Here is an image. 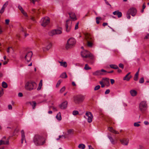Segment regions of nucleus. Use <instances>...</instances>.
I'll return each mask as SVG.
<instances>
[{
    "instance_id": "1",
    "label": "nucleus",
    "mask_w": 149,
    "mask_h": 149,
    "mask_svg": "<svg viewBox=\"0 0 149 149\" xmlns=\"http://www.w3.org/2000/svg\"><path fill=\"white\" fill-rule=\"evenodd\" d=\"M33 142L37 146L42 145L45 143L46 139L42 136L36 135L33 138Z\"/></svg>"
},
{
    "instance_id": "2",
    "label": "nucleus",
    "mask_w": 149,
    "mask_h": 149,
    "mask_svg": "<svg viewBox=\"0 0 149 149\" xmlns=\"http://www.w3.org/2000/svg\"><path fill=\"white\" fill-rule=\"evenodd\" d=\"M85 98V96L81 95H75L73 97V101L76 104H79L83 102Z\"/></svg>"
},
{
    "instance_id": "3",
    "label": "nucleus",
    "mask_w": 149,
    "mask_h": 149,
    "mask_svg": "<svg viewBox=\"0 0 149 149\" xmlns=\"http://www.w3.org/2000/svg\"><path fill=\"white\" fill-rule=\"evenodd\" d=\"M37 84L36 83L32 81H29L26 83L25 85V88L26 89L31 91L34 89H35L36 87Z\"/></svg>"
},
{
    "instance_id": "4",
    "label": "nucleus",
    "mask_w": 149,
    "mask_h": 149,
    "mask_svg": "<svg viewBox=\"0 0 149 149\" xmlns=\"http://www.w3.org/2000/svg\"><path fill=\"white\" fill-rule=\"evenodd\" d=\"M85 38L87 41V46L89 47H92L94 42L93 38L90 34H87L85 36Z\"/></svg>"
},
{
    "instance_id": "5",
    "label": "nucleus",
    "mask_w": 149,
    "mask_h": 149,
    "mask_svg": "<svg viewBox=\"0 0 149 149\" xmlns=\"http://www.w3.org/2000/svg\"><path fill=\"white\" fill-rule=\"evenodd\" d=\"M81 56L84 58H89L91 60L94 58V56L93 55L89 52L86 50H84L81 51Z\"/></svg>"
},
{
    "instance_id": "6",
    "label": "nucleus",
    "mask_w": 149,
    "mask_h": 149,
    "mask_svg": "<svg viewBox=\"0 0 149 149\" xmlns=\"http://www.w3.org/2000/svg\"><path fill=\"white\" fill-rule=\"evenodd\" d=\"M76 41L73 38H70L68 39L66 45L65 47L67 49L72 48L75 44Z\"/></svg>"
},
{
    "instance_id": "7",
    "label": "nucleus",
    "mask_w": 149,
    "mask_h": 149,
    "mask_svg": "<svg viewBox=\"0 0 149 149\" xmlns=\"http://www.w3.org/2000/svg\"><path fill=\"white\" fill-rule=\"evenodd\" d=\"M33 53L32 52H25L22 55V57L24 58L27 62H29L31 60Z\"/></svg>"
},
{
    "instance_id": "8",
    "label": "nucleus",
    "mask_w": 149,
    "mask_h": 149,
    "mask_svg": "<svg viewBox=\"0 0 149 149\" xmlns=\"http://www.w3.org/2000/svg\"><path fill=\"white\" fill-rule=\"evenodd\" d=\"M109 79L107 78H103L102 80L99 82L100 84L101 85L102 88H104L105 85L109 86Z\"/></svg>"
},
{
    "instance_id": "9",
    "label": "nucleus",
    "mask_w": 149,
    "mask_h": 149,
    "mask_svg": "<svg viewBox=\"0 0 149 149\" xmlns=\"http://www.w3.org/2000/svg\"><path fill=\"white\" fill-rule=\"evenodd\" d=\"M147 105L146 102L145 101H142L141 102L139 105V108L140 111L143 112L145 111L147 109Z\"/></svg>"
},
{
    "instance_id": "10",
    "label": "nucleus",
    "mask_w": 149,
    "mask_h": 149,
    "mask_svg": "<svg viewBox=\"0 0 149 149\" xmlns=\"http://www.w3.org/2000/svg\"><path fill=\"white\" fill-rule=\"evenodd\" d=\"M84 117L87 119L88 122L91 123L92 121L93 116L91 112L86 111L85 113V116H84Z\"/></svg>"
},
{
    "instance_id": "11",
    "label": "nucleus",
    "mask_w": 149,
    "mask_h": 149,
    "mask_svg": "<svg viewBox=\"0 0 149 149\" xmlns=\"http://www.w3.org/2000/svg\"><path fill=\"white\" fill-rule=\"evenodd\" d=\"M107 72L106 70L102 69L101 70H97L93 72V74L96 76L102 75L106 74Z\"/></svg>"
},
{
    "instance_id": "12",
    "label": "nucleus",
    "mask_w": 149,
    "mask_h": 149,
    "mask_svg": "<svg viewBox=\"0 0 149 149\" xmlns=\"http://www.w3.org/2000/svg\"><path fill=\"white\" fill-rule=\"evenodd\" d=\"M50 22V19L47 17H45L41 19V25L43 26H45Z\"/></svg>"
},
{
    "instance_id": "13",
    "label": "nucleus",
    "mask_w": 149,
    "mask_h": 149,
    "mask_svg": "<svg viewBox=\"0 0 149 149\" xmlns=\"http://www.w3.org/2000/svg\"><path fill=\"white\" fill-rule=\"evenodd\" d=\"M62 33L61 29L52 30L49 32V34L50 36H52L56 34H60Z\"/></svg>"
},
{
    "instance_id": "14",
    "label": "nucleus",
    "mask_w": 149,
    "mask_h": 149,
    "mask_svg": "<svg viewBox=\"0 0 149 149\" xmlns=\"http://www.w3.org/2000/svg\"><path fill=\"white\" fill-rule=\"evenodd\" d=\"M52 46V43L50 42H48L46 43V46L42 48L43 51L45 52L49 50L51 48Z\"/></svg>"
},
{
    "instance_id": "15",
    "label": "nucleus",
    "mask_w": 149,
    "mask_h": 149,
    "mask_svg": "<svg viewBox=\"0 0 149 149\" xmlns=\"http://www.w3.org/2000/svg\"><path fill=\"white\" fill-rule=\"evenodd\" d=\"M72 22L70 20H67L66 21L65 23V27L66 31L67 32H69L71 27Z\"/></svg>"
},
{
    "instance_id": "16",
    "label": "nucleus",
    "mask_w": 149,
    "mask_h": 149,
    "mask_svg": "<svg viewBox=\"0 0 149 149\" xmlns=\"http://www.w3.org/2000/svg\"><path fill=\"white\" fill-rule=\"evenodd\" d=\"M6 136H4L0 140V145H8L9 144V139H7L6 141Z\"/></svg>"
},
{
    "instance_id": "17",
    "label": "nucleus",
    "mask_w": 149,
    "mask_h": 149,
    "mask_svg": "<svg viewBox=\"0 0 149 149\" xmlns=\"http://www.w3.org/2000/svg\"><path fill=\"white\" fill-rule=\"evenodd\" d=\"M128 12V13L130 14L132 16H134L137 13V10L136 8H132L129 10Z\"/></svg>"
},
{
    "instance_id": "18",
    "label": "nucleus",
    "mask_w": 149,
    "mask_h": 149,
    "mask_svg": "<svg viewBox=\"0 0 149 149\" xmlns=\"http://www.w3.org/2000/svg\"><path fill=\"white\" fill-rule=\"evenodd\" d=\"M68 102L65 101L63 102L59 106V107L61 109H65L67 107Z\"/></svg>"
},
{
    "instance_id": "19",
    "label": "nucleus",
    "mask_w": 149,
    "mask_h": 149,
    "mask_svg": "<svg viewBox=\"0 0 149 149\" xmlns=\"http://www.w3.org/2000/svg\"><path fill=\"white\" fill-rule=\"evenodd\" d=\"M114 15H116L118 18H120L122 16V13L121 12H120L118 10L115 11L113 13Z\"/></svg>"
},
{
    "instance_id": "20",
    "label": "nucleus",
    "mask_w": 149,
    "mask_h": 149,
    "mask_svg": "<svg viewBox=\"0 0 149 149\" xmlns=\"http://www.w3.org/2000/svg\"><path fill=\"white\" fill-rule=\"evenodd\" d=\"M120 141L123 145H127L129 142V140L127 139H123L120 140Z\"/></svg>"
},
{
    "instance_id": "21",
    "label": "nucleus",
    "mask_w": 149,
    "mask_h": 149,
    "mask_svg": "<svg viewBox=\"0 0 149 149\" xmlns=\"http://www.w3.org/2000/svg\"><path fill=\"white\" fill-rule=\"evenodd\" d=\"M130 72L128 73L123 78V80H126L127 81H129L130 79L132 77V76L130 74Z\"/></svg>"
},
{
    "instance_id": "22",
    "label": "nucleus",
    "mask_w": 149,
    "mask_h": 149,
    "mask_svg": "<svg viewBox=\"0 0 149 149\" xmlns=\"http://www.w3.org/2000/svg\"><path fill=\"white\" fill-rule=\"evenodd\" d=\"M70 18L74 20L77 19L76 16L74 13L70 12L69 13Z\"/></svg>"
},
{
    "instance_id": "23",
    "label": "nucleus",
    "mask_w": 149,
    "mask_h": 149,
    "mask_svg": "<svg viewBox=\"0 0 149 149\" xmlns=\"http://www.w3.org/2000/svg\"><path fill=\"white\" fill-rule=\"evenodd\" d=\"M108 130L109 131L111 132L114 133V134H119V132H118L114 130L113 129V127H108Z\"/></svg>"
},
{
    "instance_id": "24",
    "label": "nucleus",
    "mask_w": 149,
    "mask_h": 149,
    "mask_svg": "<svg viewBox=\"0 0 149 149\" xmlns=\"http://www.w3.org/2000/svg\"><path fill=\"white\" fill-rule=\"evenodd\" d=\"M130 93L132 96H136L137 94V92L136 91L134 90H132L130 91Z\"/></svg>"
},
{
    "instance_id": "25",
    "label": "nucleus",
    "mask_w": 149,
    "mask_h": 149,
    "mask_svg": "<svg viewBox=\"0 0 149 149\" xmlns=\"http://www.w3.org/2000/svg\"><path fill=\"white\" fill-rule=\"evenodd\" d=\"M22 134L21 143H23V141L25 140V136L24 131L22 130L21 131Z\"/></svg>"
},
{
    "instance_id": "26",
    "label": "nucleus",
    "mask_w": 149,
    "mask_h": 149,
    "mask_svg": "<svg viewBox=\"0 0 149 149\" xmlns=\"http://www.w3.org/2000/svg\"><path fill=\"white\" fill-rule=\"evenodd\" d=\"M42 85V80H41L37 88V90L38 91L40 90L41 88Z\"/></svg>"
},
{
    "instance_id": "27",
    "label": "nucleus",
    "mask_w": 149,
    "mask_h": 149,
    "mask_svg": "<svg viewBox=\"0 0 149 149\" xmlns=\"http://www.w3.org/2000/svg\"><path fill=\"white\" fill-rule=\"evenodd\" d=\"M56 118L59 120H61V113L59 112L56 116Z\"/></svg>"
},
{
    "instance_id": "28",
    "label": "nucleus",
    "mask_w": 149,
    "mask_h": 149,
    "mask_svg": "<svg viewBox=\"0 0 149 149\" xmlns=\"http://www.w3.org/2000/svg\"><path fill=\"white\" fill-rule=\"evenodd\" d=\"M59 62L60 63V65L61 66H62L64 67H66L67 66V64L66 62H62L61 61H59Z\"/></svg>"
},
{
    "instance_id": "29",
    "label": "nucleus",
    "mask_w": 149,
    "mask_h": 149,
    "mask_svg": "<svg viewBox=\"0 0 149 149\" xmlns=\"http://www.w3.org/2000/svg\"><path fill=\"white\" fill-rule=\"evenodd\" d=\"M60 77L62 78H66L67 77V76L65 72H63L60 75Z\"/></svg>"
},
{
    "instance_id": "30",
    "label": "nucleus",
    "mask_w": 149,
    "mask_h": 149,
    "mask_svg": "<svg viewBox=\"0 0 149 149\" xmlns=\"http://www.w3.org/2000/svg\"><path fill=\"white\" fill-rule=\"evenodd\" d=\"M108 137L110 139V141L112 144H114L115 143H116V142L115 141L113 140V139L111 136H108Z\"/></svg>"
},
{
    "instance_id": "31",
    "label": "nucleus",
    "mask_w": 149,
    "mask_h": 149,
    "mask_svg": "<svg viewBox=\"0 0 149 149\" xmlns=\"http://www.w3.org/2000/svg\"><path fill=\"white\" fill-rule=\"evenodd\" d=\"M30 104L32 106L33 109H34L36 104V102L35 101H33L30 102Z\"/></svg>"
},
{
    "instance_id": "32",
    "label": "nucleus",
    "mask_w": 149,
    "mask_h": 149,
    "mask_svg": "<svg viewBox=\"0 0 149 149\" xmlns=\"http://www.w3.org/2000/svg\"><path fill=\"white\" fill-rule=\"evenodd\" d=\"M110 67L114 69H118V66L114 64H111L110 65Z\"/></svg>"
},
{
    "instance_id": "33",
    "label": "nucleus",
    "mask_w": 149,
    "mask_h": 149,
    "mask_svg": "<svg viewBox=\"0 0 149 149\" xmlns=\"http://www.w3.org/2000/svg\"><path fill=\"white\" fill-rule=\"evenodd\" d=\"M78 148H79L84 149L85 148V146L83 144H80L78 146Z\"/></svg>"
},
{
    "instance_id": "34",
    "label": "nucleus",
    "mask_w": 149,
    "mask_h": 149,
    "mask_svg": "<svg viewBox=\"0 0 149 149\" xmlns=\"http://www.w3.org/2000/svg\"><path fill=\"white\" fill-rule=\"evenodd\" d=\"M68 135L73 134L74 133V130L72 129H69L68 130Z\"/></svg>"
},
{
    "instance_id": "35",
    "label": "nucleus",
    "mask_w": 149,
    "mask_h": 149,
    "mask_svg": "<svg viewBox=\"0 0 149 149\" xmlns=\"http://www.w3.org/2000/svg\"><path fill=\"white\" fill-rule=\"evenodd\" d=\"M2 86L5 88H6L7 87V84L4 81H3L2 83Z\"/></svg>"
},
{
    "instance_id": "36",
    "label": "nucleus",
    "mask_w": 149,
    "mask_h": 149,
    "mask_svg": "<svg viewBox=\"0 0 149 149\" xmlns=\"http://www.w3.org/2000/svg\"><path fill=\"white\" fill-rule=\"evenodd\" d=\"M102 19L101 17H97L96 18V22L97 24H98L100 23L99 21L100 20H101Z\"/></svg>"
},
{
    "instance_id": "37",
    "label": "nucleus",
    "mask_w": 149,
    "mask_h": 149,
    "mask_svg": "<svg viewBox=\"0 0 149 149\" xmlns=\"http://www.w3.org/2000/svg\"><path fill=\"white\" fill-rule=\"evenodd\" d=\"M84 68L86 70H88L91 69V68L89 67L87 64H86L85 65Z\"/></svg>"
},
{
    "instance_id": "38",
    "label": "nucleus",
    "mask_w": 149,
    "mask_h": 149,
    "mask_svg": "<svg viewBox=\"0 0 149 149\" xmlns=\"http://www.w3.org/2000/svg\"><path fill=\"white\" fill-rule=\"evenodd\" d=\"M62 82V80H59L58 81V82H57V84H56V87L57 88H58L59 87V86L60 84Z\"/></svg>"
},
{
    "instance_id": "39",
    "label": "nucleus",
    "mask_w": 149,
    "mask_h": 149,
    "mask_svg": "<svg viewBox=\"0 0 149 149\" xmlns=\"http://www.w3.org/2000/svg\"><path fill=\"white\" fill-rule=\"evenodd\" d=\"M140 122L139 121L135 123H134V126L135 127H139L140 126V125L139 124V123H140Z\"/></svg>"
},
{
    "instance_id": "40",
    "label": "nucleus",
    "mask_w": 149,
    "mask_h": 149,
    "mask_svg": "<svg viewBox=\"0 0 149 149\" xmlns=\"http://www.w3.org/2000/svg\"><path fill=\"white\" fill-rule=\"evenodd\" d=\"M65 89V86L63 87L60 90V93H62L63 92Z\"/></svg>"
},
{
    "instance_id": "41",
    "label": "nucleus",
    "mask_w": 149,
    "mask_h": 149,
    "mask_svg": "<svg viewBox=\"0 0 149 149\" xmlns=\"http://www.w3.org/2000/svg\"><path fill=\"white\" fill-rule=\"evenodd\" d=\"M22 14L26 17H27L28 15L26 13L24 10L23 11H21Z\"/></svg>"
},
{
    "instance_id": "42",
    "label": "nucleus",
    "mask_w": 149,
    "mask_h": 149,
    "mask_svg": "<svg viewBox=\"0 0 149 149\" xmlns=\"http://www.w3.org/2000/svg\"><path fill=\"white\" fill-rule=\"evenodd\" d=\"M100 88V85H97L94 88V90L95 91H96L99 89Z\"/></svg>"
},
{
    "instance_id": "43",
    "label": "nucleus",
    "mask_w": 149,
    "mask_h": 149,
    "mask_svg": "<svg viewBox=\"0 0 149 149\" xmlns=\"http://www.w3.org/2000/svg\"><path fill=\"white\" fill-rule=\"evenodd\" d=\"M8 4V2L6 1L5 2L4 4L3 5L2 7L4 8L5 9Z\"/></svg>"
},
{
    "instance_id": "44",
    "label": "nucleus",
    "mask_w": 149,
    "mask_h": 149,
    "mask_svg": "<svg viewBox=\"0 0 149 149\" xmlns=\"http://www.w3.org/2000/svg\"><path fill=\"white\" fill-rule=\"evenodd\" d=\"M74 115H76L79 113V112L77 111H74L72 113Z\"/></svg>"
},
{
    "instance_id": "45",
    "label": "nucleus",
    "mask_w": 149,
    "mask_h": 149,
    "mask_svg": "<svg viewBox=\"0 0 149 149\" xmlns=\"http://www.w3.org/2000/svg\"><path fill=\"white\" fill-rule=\"evenodd\" d=\"M144 81V79L143 77L141 78L139 81V82L140 83H143Z\"/></svg>"
},
{
    "instance_id": "46",
    "label": "nucleus",
    "mask_w": 149,
    "mask_h": 149,
    "mask_svg": "<svg viewBox=\"0 0 149 149\" xmlns=\"http://www.w3.org/2000/svg\"><path fill=\"white\" fill-rule=\"evenodd\" d=\"M130 15H131L129 13H128V12H127V14H126V16L128 19H130L131 17V16Z\"/></svg>"
},
{
    "instance_id": "47",
    "label": "nucleus",
    "mask_w": 149,
    "mask_h": 149,
    "mask_svg": "<svg viewBox=\"0 0 149 149\" xmlns=\"http://www.w3.org/2000/svg\"><path fill=\"white\" fill-rule=\"evenodd\" d=\"M79 24V22H77L76 23V24L75 25V29L76 30V29H78V28Z\"/></svg>"
},
{
    "instance_id": "48",
    "label": "nucleus",
    "mask_w": 149,
    "mask_h": 149,
    "mask_svg": "<svg viewBox=\"0 0 149 149\" xmlns=\"http://www.w3.org/2000/svg\"><path fill=\"white\" fill-rule=\"evenodd\" d=\"M10 22V20L9 19H6L5 20V23L7 25L9 24Z\"/></svg>"
},
{
    "instance_id": "49",
    "label": "nucleus",
    "mask_w": 149,
    "mask_h": 149,
    "mask_svg": "<svg viewBox=\"0 0 149 149\" xmlns=\"http://www.w3.org/2000/svg\"><path fill=\"white\" fill-rule=\"evenodd\" d=\"M50 108H52L55 111H57V110L56 109V107H53V106H51L50 107Z\"/></svg>"
},
{
    "instance_id": "50",
    "label": "nucleus",
    "mask_w": 149,
    "mask_h": 149,
    "mask_svg": "<svg viewBox=\"0 0 149 149\" xmlns=\"http://www.w3.org/2000/svg\"><path fill=\"white\" fill-rule=\"evenodd\" d=\"M119 67L121 68L122 69H123L124 68V65L122 63H120L119 64Z\"/></svg>"
},
{
    "instance_id": "51",
    "label": "nucleus",
    "mask_w": 149,
    "mask_h": 149,
    "mask_svg": "<svg viewBox=\"0 0 149 149\" xmlns=\"http://www.w3.org/2000/svg\"><path fill=\"white\" fill-rule=\"evenodd\" d=\"M5 8L2 7L1 10L0 11V13L2 14V13L5 10Z\"/></svg>"
},
{
    "instance_id": "52",
    "label": "nucleus",
    "mask_w": 149,
    "mask_h": 149,
    "mask_svg": "<svg viewBox=\"0 0 149 149\" xmlns=\"http://www.w3.org/2000/svg\"><path fill=\"white\" fill-rule=\"evenodd\" d=\"M110 92V90L109 89H107L105 91V94H109Z\"/></svg>"
},
{
    "instance_id": "53",
    "label": "nucleus",
    "mask_w": 149,
    "mask_h": 149,
    "mask_svg": "<svg viewBox=\"0 0 149 149\" xmlns=\"http://www.w3.org/2000/svg\"><path fill=\"white\" fill-rule=\"evenodd\" d=\"M18 8L21 11H23V10H24L22 7L20 6H19Z\"/></svg>"
},
{
    "instance_id": "54",
    "label": "nucleus",
    "mask_w": 149,
    "mask_h": 149,
    "mask_svg": "<svg viewBox=\"0 0 149 149\" xmlns=\"http://www.w3.org/2000/svg\"><path fill=\"white\" fill-rule=\"evenodd\" d=\"M8 61V59H7V60H5L4 62L3 63V64L4 65L6 64Z\"/></svg>"
},
{
    "instance_id": "55",
    "label": "nucleus",
    "mask_w": 149,
    "mask_h": 149,
    "mask_svg": "<svg viewBox=\"0 0 149 149\" xmlns=\"http://www.w3.org/2000/svg\"><path fill=\"white\" fill-rule=\"evenodd\" d=\"M138 76L134 75V80L135 81H137L138 79Z\"/></svg>"
},
{
    "instance_id": "56",
    "label": "nucleus",
    "mask_w": 149,
    "mask_h": 149,
    "mask_svg": "<svg viewBox=\"0 0 149 149\" xmlns=\"http://www.w3.org/2000/svg\"><path fill=\"white\" fill-rule=\"evenodd\" d=\"M10 49H12V47H9L7 50V52L8 53H10Z\"/></svg>"
},
{
    "instance_id": "57",
    "label": "nucleus",
    "mask_w": 149,
    "mask_h": 149,
    "mask_svg": "<svg viewBox=\"0 0 149 149\" xmlns=\"http://www.w3.org/2000/svg\"><path fill=\"white\" fill-rule=\"evenodd\" d=\"M8 109L9 110H11L12 109V107L11 105L9 104L8 105Z\"/></svg>"
},
{
    "instance_id": "58",
    "label": "nucleus",
    "mask_w": 149,
    "mask_h": 149,
    "mask_svg": "<svg viewBox=\"0 0 149 149\" xmlns=\"http://www.w3.org/2000/svg\"><path fill=\"white\" fill-rule=\"evenodd\" d=\"M110 81L111 83L112 84H113L115 82V81L113 79H111Z\"/></svg>"
},
{
    "instance_id": "59",
    "label": "nucleus",
    "mask_w": 149,
    "mask_h": 149,
    "mask_svg": "<svg viewBox=\"0 0 149 149\" xmlns=\"http://www.w3.org/2000/svg\"><path fill=\"white\" fill-rule=\"evenodd\" d=\"M18 96L19 97H22L23 96V94L21 93H19L18 94Z\"/></svg>"
},
{
    "instance_id": "60",
    "label": "nucleus",
    "mask_w": 149,
    "mask_h": 149,
    "mask_svg": "<svg viewBox=\"0 0 149 149\" xmlns=\"http://www.w3.org/2000/svg\"><path fill=\"white\" fill-rule=\"evenodd\" d=\"M144 124L146 125H148L149 124L148 122L147 121H145L144 122Z\"/></svg>"
},
{
    "instance_id": "61",
    "label": "nucleus",
    "mask_w": 149,
    "mask_h": 149,
    "mask_svg": "<svg viewBox=\"0 0 149 149\" xmlns=\"http://www.w3.org/2000/svg\"><path fill=\"white\" fill-rule=\"evenodd\" d=\"M146 5H145V3H144L142 6V8L143 9H144L145 8H146Z\"/></svg>"
},
{
    "instance_id": "62",
    "label": "nucleus",
    "mask_w": 149,
    "mask_h": 149,
    "mask_svg": "<svg viewBox=\"0 0 149 149\" xmlns=\"http://www.w3.org/2000/svg\"><path fill=\"white\" fill-rule=\"evenodd\" d=\"M149 38V33L146 36H145V38L146 39H148Z\"/></svg>"
},
{
    "instance_id": "63",
    "label": "nucleus",
    "mask_w": 149,
    "mask_h": 149,
    "mask_svg": "<svg viewBox=\"0 0 149 149\" xmlns=\"http://www.w3.org/2000/svg\"><path fill=\"white\" fill-rule=\"evenodd\" d=\"M31 19L33 21H35V19L34 17H32V16L31 17Z\"/></svg>"
},
{
    "instance_id": "64",
    "label": "nucleus",
    "mask_w": 149,
    "mask_h": 149,
    "mask_svg": "<svg viewBox=\"0 0 149 149\" xmlns=\"http://www.w3.org/2000/svg\"><path fill=\"white\" fill-rule=\"evenodd\" d=\"M89 149H94L91 145H88Z\"/></svg>"
}]
</instances>
